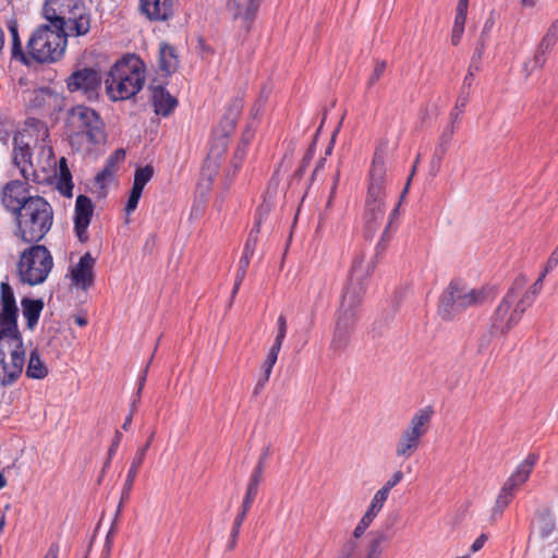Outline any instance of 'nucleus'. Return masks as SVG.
I'll return each instance as SVG.
<instances>
[{"label":"nucleus","mask_w":558,"mask_h":558,"mask_svg":"<svg viewBox=\"0 0 558 558\" xmlns=\"http://www.w3.org/2000/svg\"><path fill=\"white\" fill-rule=\"evenodd\" d=\"M246 513L247 512H244V510L242 509L241 512L234 519L233 526L231 530V538L228 544V549H230V550L234 549V547L236 545V541H238V537L240 534V529H241L243 521L245 520Z\"/></svg>","instance_id":"e433bc0d"},{"label":"nucleus","mask_w":558,"mask_h":558,"mask_svg":"<svg viewBox=\"0 0 558 558\" xmlns=\"http://www.w3.org/2000/svg\"><path fill=\"white\" fill-rule=\"evenodd\" d=\"M488 296L485 288H470L452 281L440 295L438 313L444 319H452L469 307L484 304Z\"/></svg>","instance_id":"6e6552de"},{"label":"nucleus","mask_w":558,"mask_h":558,"mask_svg":"<svg viewBox=\"0 0 558 558\" xmlns=\"http://www.w3.org/2000/svg\"><path fill=\"white\" fill-rule=\"evenodd\" d=\"M279 352H280L279 349H275L274 347L270 348V350L266 356V360L264 361V364H263V374L264 375L270 376V374L272 372V367L277 362Z\"/></svg>","instance_id":"37998d69"},{"label":"nucleus","mask_w":558,"mask_h":558,"mask_svg":"<svg viewBox=\"0 0 558 558\" xmlns=\"http://www.w3.org/2000/svg\"><path fill=\"white\" fill-rule=\"evenodd\" d=\"M433 413L430 407H425L412 415L396 442L397 458L408 459L420 448L423 437L428 432Z\"/></svg>","instance_id":"ddd939ff"},{"label":"nucleus","mask_w":558,"mask_h":558,"mask_svg":"<svg viewBox=\"0 0 558 558\" xmlns=\"http://www.w3.org/2000/svg\"><path fill=\"white\" fill-rule=\"evenodd\" d=\"M121 439H122V434H121V432L117 430L116 434H114L113 440L111 442V446H110V448L108 450V461H107L106 464L109 463V461L112 458V456L117 452Z\"/></svg>","instance_id":"6e6d98bb"},{"label":"nucleus","mask_w":558,"mask_h":558,"mask_svg":"<svg viewBox=\"0 0 558 558\" xmlns=\"http://www.w3.org/2000/svg\"><path fill=\"white\" fill-rule=\"evenodd\" d=\"M21 305L23 316L26 319V326L28 329L33 330L38 323L40 313L44 308V302L41 300L24 298L21 301Z\"/></svg>","instance_id":"b1692460"},{"label":"nucleus","mask_w":558,"mask_h":558,"mask_svg":"<svg viewBox=\"0 0 558 558\" xmlns=\"http://www.w3.org/2000/svg\"><path fill=\"white\" fill-rule=\"evenodd\" d=\"M145 82L142 61L135 56L117 61L105 81L108 97L113 100H126L135 96Z\"/></svg>","instance_id":"39448f33"},{"label":"nucleus","mask_w":558,"mask_h":558,"mask_svg":"<svg viewBox=\"0 0 558 558\" xmlns=\"http://www.w3.org/2000/svg\"><path fill=\"white\" fill-rule=\"evenodd\" d=\"M514 490L512 487H509L508 484L504 483L497 498L495 505L493 507V515H500L502 511L509 506L510 501L513 498Z\"/></svg>","instance_id":"c756f323"},{"label":"nucleus","mask_w":558,"mask_h":558,"mask_svg":"<svg viewBox=\"0 0 558 558\" xmlns=\"http://www.w3.org/2000/svg\"><path fill=\"white\" fill-rule=\"evenodd\" d=\"M48 136V129L43 122L29 119L13 137L12 163L23 180H10L0 192L1 204L13 215L35 196L31 193L29 183H40L39 172H46L53 165V150L47 143Z\"/></svg>","instance_id":"f257e3e1"},{"label":"nucleus","mask_w":558,"mask_h":558,"mask_svg":"<svg viewBox=\"0 0 558 558\" xmlns=\"http://www.w3.org/2000/svg\"><path fill=\"white\" fill-rule=\"evenodd\" d=\"M387 541L388 536L384 532H376L367 545L365 558H380L383 554L381 545Z\"/></svg>","instance_id":"473e14b6"},{"label":"nucleus","mask_w":558,"mask_h":558,"mask_svg":"<svg viewBox=\"0 0 558 558\" xmlns=\"http://www.w3.org/2000/svg\"><path fill=\"white\" fill-rule=\"evenodd\" d=\"M26 375L29 378L43 379L48 375L47 366L41 362L37 350L32 351L29 355Z\"/></svg>","instance_id":"bb28decb"},{"label":"nucleus","mask_w":558,"mask_h":558,"mask_svg":"<svg viewBox=\"0 0 558 558\" xmlns=\"http://www.w3.org/2000/svg\"><path fill=\"white\" fill-rule=\"evenodd\" d=\"M53 267V258L45 245L35 244L24 250L17 263L21 281L29 286L43 283Z\"/></svg>","instance_id":"9b49d317"},{"label":"nucleus","mask_w":558,"mask_h":558,"mask_svg":"<svg viewBox=\"0 0 558 558\" xmlns=\"http://www.w3.org/2000/svg\"><path fill=\"white\" fill-rule=\"evenodd\" d=\"M469 101V93L462 94L458 97L454 109L450 113L451 122L453 123L459 119L460 113L465 108Z\"/></svg>","instance_id":"a18cd8bd"},{"label":"nucleus","mask_w":558,"mask_h":558,"mask_svg":"<svg viewBox=\"0 0 558 558\" xmlns=\"http://www.w3.org/2000/svg\"><path fill=\"white\" fill-rule=\"evenodd\" d=\"M545 277V274H541L536 281L524 293H519V301L526 308H529L534 303L536 295L541 292ZM521 290L522 288L519 290V292H521Z\"/></svg>","instance_id":"7c9ffc66"},{"label":"nucleus","mask_w":558,"mask_h":558,"mask_svg":"<svg viewBox=\"0 0 558 558\" xmlns=\"http://www.w3.org/2000/svg\"><path fill=\"white\" fill-rule=\"evenodd\" d=\"M388 496L389 494H387L385 489L380 488L375 493L369 505L377 508L378 510H381L386 500L388 499Z\"/></svg>","instance_id":"8fccbe9b"},{"label":"nucleus","mask_w":558,"mask_h":558,"mask_svg":"<svg viewBox=\"0 0 558 558\" xmlns=\"http://www.w3.org/2000/svg\"><path fill=\"white\" fill-rule=\"evenodd\" d=\"M143 464V452H136L132 460L128 476L122 489V499H129L137 472Z\"/></svg>","instance_id":"cd10ccee"},{"label":"nucleus","mask_w":558,"mask_h":558,"mask_svg":"<svg viewBox=\"0 0 558 558\" xmlns=\"http://www.w3.org/2000/svg\"><path fill=\"white\" fill-rule=\"evenodd\" d=\"M388 153L385 147H377L372 166L367 194L365 198L364 221L366 228L374 232L381 226L386 217V183Z\"/></svg>","instance_id":"20e7f679"},{"label":"nucleus","mask_w":558,"mask_h":558,"mask_svg":"<svg viewBox=\"0 0 558 558\" xmlns=\"http://www.w3.org/2000/svg\"><path fill=\"white\" fill-rule=\"evenodd\" d=\"M43 14L66 40L85 36L92 27L90 10L78 0H46Z\"/></svg>","instance_id":"7ed1b4c3"},{"label":"nucleus","mask_w":558,"mask_h":558,"mask_svg":"<svg viewBox=\"0 0 558 558\" xmlns=\"http://www.w3.org/2000/svg\"><path fill=\"white\" fill-rule=\"evenodd\" d=\"M524 283L523 278L515 280L496 307L489 323L492 332L506 336L520 322L526 311V307L519 301V290L523 288Z\"/></svg>","instance_id":"f8f14e48"},{"label":"nucleus","mask_w":558,"mask_h":558,"mask_svg":"<svg viewBox=\"0 0 558 558\" xmlns=\"http://www.w3.org/2000/svg\"><path fill=\"white\" fill-rule=\"evenodd\" d=\"M558 40V17L550 24L546 34L541 39L535 53L531 60H527L522 68L523 73L529 77L535 70L542 69L546 63V54Z\"/></svg>","instance_id":"dca6fc26"},{"label":"nucleus","mask_w":558,"mask_h":558,"mask_svg":"<svg viewBox=\"0 0 558 558\" xmlns=\"http://www.w3.org/2000/svg\"><path fill=\"white\" fill-rule=\"evenodd\" d=\"M495 336H500L499 332H492V326H488V330L483 333L477 343V352L483 353L492 343Z\"/></svg>","instance_id":"c03bdc74"},{"label":"nucleus","mask_w":558,"mask_h":558,"mask_svg":"<svg viewBox=\"0 0 558 558\" xmlns=\"http://www.w3.org/2000/svg\"><path fill=\"white\" fill-rule=\"evenodd\" d=\"M379 512L380 510L369 505L363 518L372 523Z\"/></svg>","instance_id":"0e129e2a"},{"label":"nucleus","mask_w":558,"mask_h":558,"mask_svg":"<svg viewBox=\"0 0 558 558\" xmlns=\"http://www.w3.org/2000/svg\"><path fill=\"white\" fill-rule=\"evenodd\" d=\"M259 226H260V217L258 218L257 222L251 230L248 238L245 242L243 253L252 255L254 254L256 243H257V234L259 232Z\"/></svg>","instance_id":"58836bf2"},{"label":"nucleus","mask_w":558,"mask_h":558,"mask_svg":"<svg viewBox=\"0 0 558 558\" xmlns=\"http://www.w3.org/2000/svg\"><path fill=\"white\" fill-rule=\"evenodd\" d=\"M385 70H386V62L378 61L375 65L373 74L369 77L368 84L369 85L375 84L380 78V76L384 74Z\"/></svg>","instance_id":"603ef678"},{"label":"nucleus","mask_w":558,"mask_h":558,"mask_svg":"<svg viewBox=\"0 0 558 558\" xmlns=\"http://www.w3.org/2000/svg\"><path fill=\"white\" fill-rule=\"evenodd\" d=\"M52 100H54L52 92L47 88H40L33 92L29 102L33 108L45 109L51 106Z\"/></svg>","instance_id":"2f4dec72"},{"label":"nucleus","mask_w":558,"mask_h":558,"mask_svg":"<svg viewBox=\"0 0 558 558\" xmlns=\"http://www.w3.org/2000/svg\"><path fill=\"white\" fill-rule=\"evenodd\" d=\"M17 307H1L0 311V341L11 347H23L21 333L17 329Z\"/></svg>","instance_id":"f3484780"},{"label":"nucleus","mask_w":558,"mask_h":558,"mask_svg":"<svg viewBox=\"0 0 558 558\" xmlns=\"http://www.w3.org/2000/svg\"><path fill=\"white\" fill-rule=\"evenodd\" d=\"M94 213V206L89 197L80 195L75 202L74 228L76 235L81 242H86L88 236L87 227Z\"/></svg>","instance_id":"6ab92c4d"},{"label":"nucleus","mask_w":558,"mask_h":558,"mask_svg":"<svg viewBox=\"0 0 558 558\" xmlns=\"http://www.w3.org/2000/svg\"><path fill=\"white\" fill-rule=\"evenodd\" d=\"M469 0H459L456 9L453 25L464 27L466 21Z\"/></svg>","instance_id":"a19ab883"},{"label":"nucleus","mask_w":558,"mask_h":558,"mask_svg":"<svg viewBox=\"0 0 558 558\" xmlns=\"http://www.w3.org/2000/svg\"><path fill=\"white\" fill-rule=\"evenodd\" d=\"M473 76H474L473 72L471 71V69H469V72L463 80V85L461 88L462 94L469 93V89L471 88V85L473 82Z\"/></svg>","instance_id":"bf43d9fd"},{"label":"nucleus","mask_w":558,"mask_h":558,"mask_svg":"<svg viewBox=\"0 0 558 558\" xmlns=\"http://www.w3.org/2000/svg\"><path fill=\"white\" fill-rule=\"evenodd\" d=\"M246 156V148L242 147L241 145H238L233 153L232 158V168H233V174L236 172V170L240 168L241 162L244 160Z\"/></svg>","instance_id":"09e8293b"},{"label":"nucleus","mask_w":558,"mask_h":558,"mask_svg":"<svg viewBox=\"0 0 558 558\" xmlns=\"http://www.w3.org/2000/svg\"><path fill=\"white\" fill-rule=\"evenodd\" d=\"M454 134V126L453 123L447 125L444 131L440 134L439 142L436 148V151L440 154L439 159L442 157V155L446 154L448 150L449 144L452 140V136Z\"/></svg>","instance_id":"f704fd0d"},{"label":"nucleus","mask_w":558,"mask_h":558,"mask_svg":"<svg viewBox=\"0 0 558 558\" xmlns=\"http://www.w3.org/2000/svg\"><path fill=\"white\" fill-rule=\"evenodd\" d=\"M487 541V536L485 534H481L475 541L474 543L472 544L471 546V550L473 553H476L485 544V542Z\"/></svg>","instance_id":"052dcab7"},{"label":"nucleus","mask_w":558,"mask_h":558,"mask_svg":"<svg viewBox=\"0 0 558 558\" xmlns=\"http://www.w3.org/2000/svg\"><path fill=\"white\" fill-rule=\"evenodd\" d=\"M245 275H246V270L245 269H238L236 271V276H235V281H234V286H233V289H232V293H231V298L233 299L239 289H240V286L241 283L243 282L244 278H245Z\"/></svg>","instance_id":"4d7b16f0"},{"label":"nucleus","mask_w":558,"mask_h":558,"mask_svg":"<svg viewBox=\"0 0 558 558\" xmlns=\"http://www.w3.org/2000/svg\"><path fill=\"white\" fill-rule=\"evenodd\" d=\"M240 111V101H234L229 108V113L213 131L209 151L202 169V174L208 180H211L220 168L222 157L229 145V137L235 129L236 118Z\"/></svg>","instance_id":"1a4fd4ad"},{"label":"nucleus","mask_w":558,"mask_h":558,"mask_svg":"<svg viewBox=\"0 0 558 558\" xmlns=\"http://www.w3.org/2000/svg\"><path fill=\"white\" fill-rule=\"evenodd\" d=\"M8 28L12 37V57L14 59H20L25 64H28L27 53H24L22 49L16 21L10 20Z\"/></svg>","instance_id":"c85d7f7f"},{"label":"nucleus","mask_w":558,"mask_h":558,"mask_svg":"<svg viewBox=\"0 0 558 558\" xmlns=\"http://www.w3.org/2000/svg\"><path fill=\"white\" fill-rule=\"evenodd\" d=\"M114 171L116 169L111 167L109 168V166L106 165L105 168L95 178L96 185H98L100 189H105L107 180L113 175Z\"/></svg>","instance_id":"49530a36"},{"label":"nucleus","mask_w":558,"mask_h":558,"mask_svg":"<svg viewBox=\"0 0 558 558\" xmlns=\"http://www.w3.org/2000/svg\"><path fill=\"white\" fill-rule=\"evenodd\" d=\"M151 362V359L149 360L148 363ZM148 365H146L145 369L143 371V374L141 375L140 379H138V389H137V392H136V397L135 399L133 400V407H136L137 402L140 401V397H141V392L144 388V385H145V381H146V376H147V372H148Z\"/></svg>","instance_id":"5fc2aeb1"},{"label":"nucleus","mask_w":558,"mask_h":558,"mask_svg":"<svg viewBox=\"0 0 558 558\" xmlns=\"http://www.w3.org/2000/svg\"><path fill=\"white\" fill-rule=\"evenodd\" d=\"M59 547L58 545H51L45 558H58Z\"/></svg>","instance_id":"774afa93"},{"label":"nucleus","mask_w":558,"mask_h":558,"mask_svg":"<svg viewBox=\"0 0 558 558\" xmlns=\"http://www.w3.org/2000/svg\"><path fill=\"white\" fill-rule=\"evenodd\" d=\"M125 159V151L123 149H117L109 158L107 159L106 165L109 168L116 169V165L122 162Z\"/></svg>","instance_id":"864d4df0"},{"label":"nucleus","mask_w":558,"mask_h":558,"mask_svg":"<svg viewBox=\"0 0 558 558\" xmlns=\"http://www.w3.org/2000/svg\"><path fill=\"white\" fill-rule=\"evenodd\" d=\"M262 461L257 463L247 484L246 494L242 502V509L247 512L257 495L258 485L262 481Z\"/></svg>","instance_id":"a878e982"},{"label":"nucleus","mask_w":558,"mask_h":558,"mask_svg":"<svg viewBox=\"0 0 558 558\" xmlns=\"http://www.w3.org/2000/svg\"><path fill=\"white\" fill-rule=\"evenodd\" d=\"M416 167H417V165H416V162H414V166H413V168H412V170H411V173H410V175H409V178H408V180H407L405 186H404V189H403V191H402V193H401V195H400V201H399V203L395 206V208L392 209V213H396V211L398 210V207H399V205H400L401 201L404 198L405 194L408 193V191H409V186H410V183H411V180H412L413 175L415 174Z\"/></svg>","instance_id":"13d9d810"},{"label":"nucleus","mask_w":558,"mask_h":558,"mask_svg":"<svg viewBox=\"0 0 558 558\" xmlns=\"http://www.w3.org/2000/svg\"><path fill=\"white\" fill-rule=\"evenodd\" d=\"M371 525V522L364 519L363 517L359 521L357 525L355 526L352 536L350 538L360 541L362 535L365 533L367 527Z\"/></svg>","instance_id":"3c124183"},{"label":"nucleus","mask_w":558,"mask_h":558,"mask_svg":"<svg viewBox=\"0 0 558 558\" xmlns=\"http://www.w3.org/2000/svg\"><path fill=\"white\" fill-rule=\"evenodd\" d=\"M154 175V168L150 165H147L142 168H137L134 173L133 186H137L141 190H144L145 185L151 180Z\"/></svg>","instance_id":"72a5a7b5"},{"label":"nucleus","mask_w":558,"mask_h":558,"mask_svg":"<svg viewBox=\"0 0 558 558\" xmlns=\"http://www.w3.org/2000/svg\"><path fill=\"white\" fill-rule=\"evenodd\" d=\"M96 259L90 253H85L70 270V279L72 284L81 290L86 291L94 284Z\"/></svg>","instance_id":"a211bd4d"},{"label":"nucleus","mask_w":558,"mask_h":558,"mask_svg":"<svg viewBox=\"0 0 558 558\" xmlns=\"http://www.w3.org/2000/svg\"><path fill=\"white\" fill-rule=\"evenodd\" d=\"M68 40L51 24L39 26L27 43V58L39 63H53L64 54Z\"/></svg>","instance_id":"9d476101"},{"label":"nucleus","mask_w":558,"mask_h":558,"mask_svg":"<svg viewBox=\"0 0 558 558\" xmlns=\"http://www.w3.org/2000/svg\"><path fill=\"white\" fill-rule=\"evenodd\" d=\"M178 66L179 59L175 48L169 44L162 43L159 47V69L166 75H170L177 71Z\"/></svg>","instance_id":"5701e85b"},{"label":"nucleus","mask_w":558,"mask_h":558,"mask_svg":"<svg viewBox=\"0 0 558 558\" xmlns=\"http://www.w3.org/2000/svg\"><path fill=\"white\" fill-rule=\"evenodd\" d=\"M266 99H267V95L266 96H260V98L258 99V101L255 104L254 108H253V112H254V116L256 117L257 114L260 113V111L263 110V107H264V104L266 102Z\"/></svg>","instance_id":"338daca9"},{"label":"nucleus","mask_w":558,"mask_h":558,"mask_svg":"<svg viewBox=\"0 0 558 558\" xmlns=\"http://www.w3.org/2000/svg\"><path fill=\"white\" fill-rule=\"evenodd\" d=\"M403 472L398 470L385 482L381 489H385L387 494L397 486L403 480Z\"/></svg>","instance_id":"de8ad7c7"},{"label":"nucleus","mask_w":558,"mask_h":558,"mask_svg":"<svg viewBox=\"0 0 558 558\" xmlns=\"http://www.w3.org/2000/svg\"><path fill=\"white\" fill-rule=\"evenodd\" d=\"M151 100L155 112L162 117H168L178 106V100L163 86L151 87Z\"/></svg>","instance_id":"412c9836"},{"label":"nucleus","mask_w":558,"mask_h":558,"mask_svg":"<svg viewBox=\"0 0 558 558\" xmlns=\"http://www.w3.org/2000/svg\"><path fill=\"white\" fill-rule=\"evenodd\" d=\"M66 129L72 144L86 141L88 144L99 145L107 138L105 123L98 112L84 105L69 110Z\"/></svg>","instance_id":"0eeeda50"},{"label":"nucleus","mask_w":558,"mask_h":558,"mask_svg":"<svg viewBox=\"0 0 558 558\" xmlns=\"http://www.w3.org/2000/svg\"><path fill=\"white\" fill-rule=\"evenodd\" d=\"M143 190L138 189L137 186H132L125 205V213L128 215L132 214L137 208Z\"/></svg>","instance_id":"ea45409f"},{"label":"nucleus","mask_w":558,"mask_h":558,"mask_svg":"<svg viewBox=\"0 0 558 558\" xmlns=\"http://www.w3.org/2000/svg\"><path fill=\"white\" fill-rule=\"evenodd\" d=\"M376 267L374 257L366 258L364 253L356 254L351 264L348 283L341 296L331 348L344 349L356 322L357 308L362 304L367 282Z\"/></svg>","instance_id":"f03ea898"},{"label":"nucleus","mask_w":558,"mask_h":558,"mask_svg":"<svg viewBox=\"0 0 558 558\" xmlns=\"http://www.w3.org/2000/svg\"><path fill=\"white\" fill-rule=\"evenodd\" d=\"M537 460L538 456L536 453H529L505 483L517 489L529 480Z\"/></svg>","instance_id":"4be33fe9"},{"label":"nucleus","mask_w":558,"mask_h":558,"mask_svg":"<svg viewBox=\"0 0 558 558\" xmlns=\"http://www.w3.org/2000/svg\"><path fill=\"white\" fill-rule=\"evenodd\" d=\"M379 512L380 510L369 505L363 518L372 523Z\"/></svg>","instance_id":"e2e57ef3"},{"label":"nucleus","mask_w":558,"mask_h":558,"mask_svg":"<svg viewBox=\"0 0 558 558\" xmlns=\"http://www.w3.org/2000/svg\"><path fill=\"white\" fill-rule=\"evenodd\" d=\"M360 541L349 538L342 546L337 558H360Z\"/></svg>","instance_id":"c9c22d12"},{"label":"nucleus","mask_w":558,"mask_h":558,"mask_svg":"<svg viewBox=\"0 0 558 558\" xmlns=\"http://www.w3.org/2000/svg\"><path fill=\"white\" fill-rule=\"evenodd\" d=\"M1 307H17L13 289L8 282L1 283Z\"/></svg>","instance_id":"4c0bfd02"},{"label":"nucleus","mask_w":558,"mask_h":558,"mask_svg":"<svg viewBox=\"0 0 558 558\" xmlns=\"http://www.w3.org/2000/svg\"><path fill=\"white\" fill-rule=\"evenodd\" d=\"M25 351L23 347H11L0 341V385L13 384L22 374Z\"/></svg>","instance_id":"4468645a"},{"label":"nucleus","mask_w":558,"mask_h":558,"mask_svg":"<svg viewBox=\"0 0 558 558\" xmlns=\"http://www.w3.org/2000/svg\"><path fill=\"white\" fill-rule=\"evenodd\" d=\"M260 0H230L228 2V9L232 12L233 17H242L244 20L252 19L259 4Z\"/></svg>","instance_id":"393cba45"},{"label":"nucleus","mask_w":558,"mask_h":558,"mask_svg":"<svg viewBox=\"0 0 558 558\" xmlns=\"http://www.w3.org/2000/svg\"><path fill=\"white\" fill-rule=\"evenodd\" d=\"M251 258H252V255L243 253L241 258H240V262H239V269L247 270V267L250 265Z\"/></svg>","instance_id":"69168bd1"},{"label":"nucleus","mask_w":558,"mask_h":558,"mask_svg":"<svg viewBox=\"0 0 558 558\" xmlns=\"http://www.w3.org/2000/svg\"><path fill=\"white\" fill-rule=\"evenodd\" d=\"M277 324H278V332H277V336L275 338V342L271 347H274L275 349H281V345H282V342L286 338V335H287V319L283 315H280L278 317V320H277Z\"/></svg>","instance_id":"79ce46f5"},{"label":"nucleus","mask_w":558,"mask_h":558,"mask_svg":"<svg viewBox=\"0 0 558 558\" xmlns=\"http://www.w3.org/2000/svg\"><path fill=\"white\" fill-rule=\"evenodd\" d=\"M140 7L151 21H166L173 14L172 0H141Z\"/></svg>","instance_id":"aec40b11"},{"label":"nucleus","mask_w":558,"mask_h":558,"mask_svg":"<svg viewBox=\"0 0 558 558\" xmlns=\"http://www.w3.org/2000/svg\"><path fill=\"white\" fill-rule=\"evenodd\" d=\"M14 216L15 235L24 243H38L49 232L53 221L52 207L41 196L31 198V202Z\"/></svg>","instance_id":"423d86ee"},{"label":"nucleus","mask_w":558,"mask_h":558,"mask_svg":"<svg viewBox=\"0 0 558 558\" xmlns=\"http://www.w3.org/2000/svg\"><path fill=\"white\" fill-rule=\"evenodd\" d=\"M100 83L101 77L98 71L93 68L77 69L65 80L70 93H81L88 99L96 97Z\"/></svg>","instance_id":"2eb2a0df"},{"label":"nucleus","mask_w":558,"mask_h":558,"mask_svg":"<svg viewBox=\"0 0 558 558\" xmlns=\"http://www.w3.org/2000/svg\"><path fill=\"white\" fill-rule=\"evenodd\" d=\"M269 377L270 376H267L264 374L260 375L259 379L257 380V383L255 385L254 395H258L264 389L265 385L269 380Z\"/></svg>","instance_id":"680f3d73"}]
</instances>
